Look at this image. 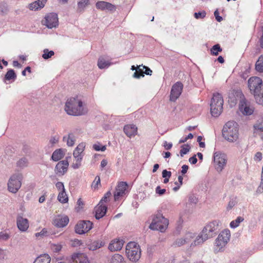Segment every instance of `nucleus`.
Returning <instances> with one entry per match:
<instances>
[{
    "mask_svg": "<svg viewBox=\"0 0 263 263\" xmlns=\"http://www.w3.org/2000/svg\"><path fill=\"white\" fill-rule=\"evenodd\" d=\"M250 92L254 96L256 102L263 106V82L257 77H252L248 81Z\"/></svg>",
    "mask_w": 263,
    "mask_h": 263,
    "instance_id": "f257e3e1",
    "label": "nucleus"
},
{
    "mask_svg": "<svg viewBox=\"0 0 263 263\" xmlns=\"http://www.w3.org/2000/svg\"><path fill=\"white\" fill-rule=\"evenodd\" d=\"M219 221H213L207 224L203 229L202 232L191 244V247L196 246L202 243L209 238L212 237L218 229Z\"/></svg>",
    "mask_w": 263,
    "mask_h": 263,
    "instance_id": "f03ea898",
    "label": "nucleus"
},
{
    "mask_svg": "<svg viewBox=\"0 0 263 263\" xmlns=\"http://www.w3.org/2000/svg\"><path fill=\"white\" fill-rule=\"evenodd\" d=\"M82 102L75 98H70L65 103V110L69 115L79 116L85 113Z\"/></svg>",
    "mask_w": 263,
    "mask_h": 263,
    "instance_id": "7ed1b4c3",
    "label": "nucleus"
},
{
    "mask_svg": "<svg viewBox=\"0 0 263 263\" xmlns=\"http://www.w3.org/2000/svg\"><path fill=\"white\" fill-rule=\"evenodd\" d=\"M222 135L225 139L231 142L236 141L238 138V124L234 121H229L223 126Z\"/></svg>",
    "mask_w": 263,
    "mask_h": 263,
    "instance_id": "20e7f679",
    "label": "nucleus"
},
{
    "mask_svg": "<svg viewBox=\"0 0 263 263\" xmlns=\"http://www.w3.org/2000/svg\"><path fill=\"white\" fill-rule=\"evenodd\" d=\"M223 99L221 94L214 93L210 104L211 114L215 117H218L223 109Z\"/></svg>",
    "mask_w": 263,
    "mask_h": 263,
    "instance_id": "39448f33",
    "label": "nucleus"
},
{
    "mask_svg": "<svg viewBox=\"0 0 263 263\" xmlns=\"http://www.w3.org/2000/svg\"><path fill=\"white\" fill-rule=\"evenodd\" d=\"M168 224V220L164 218L161 213H158L154 217L149 228L153 230H158L163 232Z\"/></svg>",
    "mask_w": 263,
    "mask_h": 263,
    "instance_id": "423d86ee",
    "label": "nucleus"
},
{
    "mask_svg": "<svg viewBox=\"0 0 263 263\" xmlns=\"http://www.w3.org/2000/svg\"><path fill=\"white\" fill-rule=\"evenodd\" d=\"M126 254L127 257L133 262H136L141 257L140 246L135 242H130L126 246Z\"/></svg>",
    "mask_w": 263,
    "mask_h": 263,
    "instance_id": "0eeeda50",
    "label": "nucleus"
},
{
    "mask_svg": "<svg viewBox=\"0 0 263 263\" xmlns=\"http://www.w3.org/2000/svg\"><path fill=\"white\" fill-rule=\"evenodd\" d=\"M236 96L239 97V110L243 114L246 116H249L253 114L254 111V107L250 104V103L246 100L244 96L241 92L236 93Z\"/></svg>",
    "mask_w": 263,
    "mask_h": 263,
    "instance_id": "6e6552de",
    "label": "nucleus"
},
{
    "mask_svg": "<svg viewBox=\"0 0 263 263\" xmlns=\"http://www.w3.org/2000/svg\"><path fill=\"white\" fill-rule=\"evenodd\" d=\"M23 175L17 173L13 175L9 179L8 182V189L12 193H16L22 185Z\"/></svg>",
    "mask_w": 263,
    "mask_h": 263,
    "instance_id": "1a4fd4ad",
    "label": "nucleus"
},
{
    "mask_svg": "<svg viewBox=\"0 0 263 263\" xmlns=\"http://www.w3.org/2000/svg\"><path fill=\"white\" fill-rule=\"evenodd\" d=\"M230 236V231L229 230L226 229L222 231L215 240L216 249L220 251L224 248L229 241Z\"/></svg>",
    "mask_w": 263,
    "mask_h": 263,
    "instance_id": "9d476101",
    "label": "nucleus"
},
{
    "mask_svg": "<svg viewBox=\"0 0 263 263\" xmlns=\"http://www.w3.org/2000/svg\"><path fill=\"white\" fill-rule=\"evenodd\" d=\"M227 162V156L219 152L214 154V164L218 172H221L226 166Z\"/></svg>",
    "mask_w": 263,
    "mask_h": 263,
    "instance_id": "9b49d317",
    "label": "nucleus"
},
{
    "mask_svg": "<svg viewBox=\"0 0 263 263\" xmlns=\"http://www.w3.org/2000/svg\"><path fill=\"white\" fill-rule=\"evenodd\" d=\"M42 24L49 29L56 27L58 25V15L54 13L48 14L43 20Z\"/></svg>",
    "mask_w": 263,
    "mask_h": 263,
    "instance_id": "f8f14e48",
    "label": "nucleus"
},
{
    "mask_svg": "<svg viewBox=\"0 0 263 263\" xmlns=\"http://www.w3.org/2000/svg\"><path fill=\"white\" fill-rule=\"evenodd\" d=\"M92 228V223L89 220L79 221L75 227V232L79 234L88 232Z\"/></svg>",
    "mask_w": 263,
    "mask_h": 263,
    "instance_id": "ddd939ff",
    "label": "nucleus"
},
{
    "mask_svg": "<svg viewBox=\"0 0 263 263\" xmlns=\"http://www.w3.org/2000/svg\"><path fill=\"white\" fill-rule=\"evenodd\" d=\"M183 86V84L180 82H177L172 86L170 101L175 102L179 97L182 92Z\"/></svg>",
    "mask_w": 263,
    "mask_h": 263,
    "instance_id": "4468645a",
    "label": "nucleus"
},
{
    "mask_svg": "<svg viewBox=\"0 0 263 263\" xmlns=\"http://www.w3.org/2000/svg\"><path fill=\"white\" fill-rule=\"evenodd\" d=\"M127 188V184L125 182H120L116 189L114 193V198L115 200H118L119 197L125 195Z\"/></svg>",
    "mask_w": 263,
    "mask_h": 263,
    "instance_id": "2eb2a0df",
    "label": "nucleus"
},
{
    "mask_svg": "<svg viewBox=\"0 0 263 263\" xmlns=\"http://www.w3.org/2000/svg\"><path fill=\"white\" fill-rule=\"evenodd\" d=\"M96 8L102 11L107 10L110 12H114L116 10V7L107 2L99 1L96 4Z\"/></svg>",
    "mask_w": 263,
    "mask_h": 263,
    "instance_id": "dca6fc26",
    "label": "nucleus"
},
{
    "mask_svg": "<svg viewBox=\"0 0 263 263\" xmlns=\"http://www.w3.org/2000/svg\"><path fill=\"white\" fill-rule=\"evenodd\" d=\"M68 165L69 163L67 160L59 161L55 168V173L60 176L63 175L67 172Z\"/></svg>",
    "mask_w": 263,
    "mask_h": 263,
    "instance_id": "f3484780",
    "label": "nucleus"
},
{
    "mask_svg": "<svg viewBox=\"0 0 263 263\" xmlns=\"http://www.w3.org/2000/svg\"><path fill=\"white\" fill-rule=\"evenodd\" d=\"M69 222L68 216L65 215H58L53 220V223L58 228H63L67 226Z\"/></svg>",
    "mask_w": 263,
    "mask_h": 263,
    "instance_id": "a211bd4d",
    "label": "nucleus"
},
{
    "mask_svg": "<svg viewBox=\"0 0 263 263\" xmlns=\"http://www.w3.org/2000/svg\"><path fill=\"white\" fill-rule=\"evenodd\" d=\"M18 229L22 232H26L29 228V221L27 218L18 216L16 219Z\"/></svg>",
    "mask_w": 263,
    "mask_h": 263,
    "instance_id": "6ab92c4d",
    "label": "nucleus"
},
{
    "mask_svg": "<svg viewBox=\"0 0 263 263\" xmlns=\"http://www.w3.org/2000/svg\"><path fill=\"white\" fill-rule=\"evenodd\" d=\"M123 243V240L115 239L110 242L108 249L111 252L119 251L122 248Z\"/></svg>",
    "mask_w": 263,
    "mask_h": 263,
    "instance_id": "aec40b11",
    "label": "nucleus"
},
{
    "mask_svg": "<svg viewBox=\"0 0 263 263\" xmlns=\"http://www.w3.org/2000/svg\"><path fill=\"white\" fill-rule=\"evenodd\" d=\"M124 132L129 138L135 136L137 133V127L133 124L126 125L124 127Z\"/></svg>",
    "mask_w": 263,
    "mask_h": 263,
    "instance_id": "412c9836",
    "label": "nucleus"
},
{
    "mask_svg": "<svg viewBox=\"0 0 263 263\" xmlns=\"http://www.w3.org/2000/svg\"><path fill=\"white\" fill-rule=\"evenodd\" d=\"M107 210V207L103 204H98L95 208V217L97 219H99L103 217Z\"/></svg>",
    "mask_w": 263,
    "mask_h": 263,
    "instance_id": "4be33fe9",
    "label": "nucleus"
},
{
    "mask_svg": "<svg viewBox=\"0 0 263 263\" xmlns=\"http://www.w3.org/2000/svg\"><path fill=\"white\" fill-rule=\"evenodd\" d=\"M71 259L74 263H89L87 257L84 254H73Z\"/></svg>",
    "mask_w": 263,
    "mask_h": 263,
    "instance_id": "5701e85b",
    "label": "nucleus"
},
{
    "mask_svg": "<svg viewBox=\"0 0 263 263\" xmlns=\"http://www.w3.org/2000/svg\"><path fill=\"white\" fill-rule=\"evenodd\" d=\"M47 0H38L29 4L28 7L30 10H38L43 8Z\"/></svg>",
    "mask_w": 263,
    "mask_h": 263,
    "instance_id": "b1692460",
    "label": "nucleus"
},
{
    "mask_svg": "<svg viewBox=\"0 0 263 263\" xmlns=\"http://www.w3.org/2000/svg\"><path fill=\"white\" fill-rule=\"evenodd\" d=\"M50 261L49 255L45 254L37 257L33 263H50Z\"/></svg>",
    "mask_w": 263,
    "mask_h": 263,
    "instance_id": "393cba45",
    "label": "nucleus"
},
{
    "mask_svg": "<svg viewBox=\"0 0 263 263\" xmlns=\"http://www.w3.org/2000/svg\"><path fill=\"white\" fill-rule=\"evenodd\" d=\"M109 263H126V262L122 255L115 254L111 257Z\"/></svg>",
    "mask_w": 263,
    "mask_h": 263,
    "instance_id": "a878e982",
    "label": "nucleus"
},
{
    "mask_svg": "<svg viewBox=\"0 0 263 263\" xmlns=\"http://www.w3.org/2000/svg\"><path fill=\"white\" fill-rule=\"evenodd\" d=\"M64 157V153L62 149L55 150L52 154L51 158L54 161L61 160Z\"/></svg>",
    "mask_w": 263,
    "mask_h": 263,
    "instance_id": "bb28decb",
    "label": "nucleus"
},
{
    "mask_svg": "<svg viewBox=\"0 0 263 263\" xmlns=\"http://www.w3.org/2000/svg\"><path fill=\"white\" fill-rule=\"evenodd\" d=\"M84 148L85 145L83 143L78 145L73 152V157H83L82 153L84 150Z\"/></svg>",
    "mask_w": 263,
    "mask_h": 263,
    "instance_id": "cd10ccee",
    "label": "nucleus"
},
{
    "mask_svg": "<svg viewBox=\"0 0 263 263\" xmlns=\"http://www.w3.org/2000/svg\"><path fill=\"white\" fill-rule=\"evenodd\" d=\"M110 63L106 60L104 57H100L98 61V66L100 69L106 68L109 66Z\"/></svg>",
    "mask_w": 263,
    "mask_h": 263,
    "instance_id": "c85d7f7f",
    "label": "nucleus"
},
{
    "mask_svg": "<svg viewBox=\"0 0 263 263\" xmlns=\"http://www.w3.org/2000/svg\"><path fill=\"white\" fill-rule=\"evenodd\" d=\"M63 140L67 142V144L68 146H72L74 145L75 139L72 134H69L67 137H64Z\"/></svg>",
    "mask_w": 263,
    "mask_h": 263,
    "instance_id": "c756f323",
    "label": "nucleus"
},
{
    "mask_svg": "<svg viewBox=\"0 0 263 263\" xmlns=\"http://www.w3.org/2000/svg\"><path fill=\"white\" fill-rule=\"evenodd\" d=\"M58 200L63 203H65L68 202V198L67 194H66L65 191H61L58 197Z\"/></svg>",
    "mask_w": 263,
    "mask_h": 263,
    "instance_id": "7c9ffc66",
    "label": "nucleus"
},
{
    "mask_svg": "<svg viewBox=\"0 0 263 263\" xmlns=\"http://www.w3.org/2000/svg\"><path fill=\"white\" fill-rule=\"evenodd\" d=\"M255 68L257 71L263 72V55L260 56L255 64Z\"/></svg>",
    "mask_w": 263,
    "mask_h": 263,
    "instance_id": "2f4dec72",
    "label": "nucleus"
},
{
    "mask_svg": "<svg viewBox=\"0 0 263 263\" xmlns=\"http://www.w3.org/2000/svg\"><path fill=\"white\" fill-rule=\"evenodd\" d=\"M104 245V243L102 242H100L99 241H96L92 242L90 245H89V248L91 250H96L100 248Z\"/></svg>",
    "mask_w": 263,
    "mask_h": 263,
    "instance_id": "473e14b6",
    "label": "nucleus"
},
{
    "mask_svg": "<svg viewBox=\"0 0 263 263\" xmlns=\"http://www.w3.org/2000/svg\"><path fill=\"white\" fill-rule=\"evenodd\" d=\"M9 12L8 5L5 3H0V14L2 15H6Z\"/></svg>",
    "mask_w": 263,
    "mask_h": 263,
    "instance_id": "72a5a7b5",
    "label": "nucleus"
},
{
    "mask_svg": "<svg viewBox=\"0 0 263 263\" xmlns=\"http://www.w3.org/2000/svg\"><path fill=\"white\" fill-rule=\"evenodd\" d=\"M54 54V52L52 50H49L48 49H44L43 50V53L42 58L45 60H48L51 58Z\"/></svg>",
    "mask_w": 263,
    "mask_h": 263,
    "instance_id": "f704fd0d",
    "label": "nucleus"
},
{
    "mask_svg": "<svg viewBox=\"0 0 263 263\" xmlns=\"http://www.w3.org/2000/svg\"><path fill=\"white\" fill-rule=\"evenodd\" d=\"M244 220V218L242 217H238L235 220H233L230 223V227L232 228H235L237 227L240 222H242Z\"/></svg>",
    "mask_w": 263,
    "mask_h": 263,
    "instance_id": "c9c22d12",
    "label": "nucleus"
},
{
    "mask_svg": "<svg viewBox=\"0 0 263 263\" xmlns=\"http://www.w3.org/2000/svg\"><path fill=\"white\" fill-rule=\"evenodd\" d=\"M82 158L83 157H74V162L71 165L74 169H77L80 167Z\"/></svg>",
    "mask_w": 263,
    "mask_h": 263,
    "instance_id": "e433bc0d",
    "label": "nucleus"
},
{
    "mask_svg": "<svg viewBox=\"0 0 263 263\" xmlns=\"http://www.w3.org/2000/svg\"><path fill=\"white\" fill-rule=\"evenodd\" d=\"M89 0H81L78 3V10L82 11L88 4Z\"/></svg>",
    "mask_w": 263,
    "mask_h": 263,
    "instance_id": "4c0bfd02",
    "label": "nucleus"
},
{
    "mask_svg": "<svg viewBox=\"0 0 263 263\" xmlns=\"http://www.w3.org/2000/svg\"><path fill=\"white\" fill-rule=\"evenodd\" d=\"M16 77V75L14 72V71L12 69L9 70L5 75V79L7 80H10L11 79H14Z\"/></svg>",
    "mask_w": 263,
    "mask_h": 263,
    "instance_id": "58836bf2",
    "label": "nucleus"
},
{
    "mask_svg": "<svg viewBox=\"0 0 263 263\" xmlns=\"http://www.w3.org/2000/svg\"><path fill=\"white\" fill-rule=\"evenodd\" d=\"M195 237L194 233L189 232L187 233L184 236L183 238L185 243H189L191 242L192 239Z\"/></svg>",
    "mask_w": 263,
    "mask_h": 263,
    "instance_id": "ea45409f",
    "label": "nucleus"
},
{
    "mask_svg": "<svg viewBox=\"0 0 263 263\" xmlns=\"http://www.w3.org/2000/svg\"><path fill=\"white\" fill-rule=\"evenodd\" d=\"M190 149V147L189 145L185 144L181 146V149L180 151V154L181 157H183V156L186 154Z\"/></svg>",
    "mask_w": 263,
    "mask_h": 263,
    "instance_id": "a19ab883",
    "label": "nucleus"
},
{
    "mask_svg": "<svg viewBox=\"0 0 263 263\" xmlns=\"http://www.w3.org/2000/svg\"><path fill=\"white\" fill-rule=\"evenodd\" d=\"M93 148L96 151L104 152L106 150V147L105 145H102L100 143L94 144L92 146Z\"/></svg>",
    "mask_w": 263,
    "mask_h": 263,
    "instance_id": "79ce46f5",
    "label": "nucleus"
},
{
    "mask_svg": "<svg viewBox=\"0 0 263 263\" xmlns=\"http://www.w3.org/2000/svg\"><path fill=\"white\" fill-rule=\"evenodd\" d=\"M222 49L220 48L219 44L215 45L213 46L211 49V52L213 55H217L218 54V52L221 51Z\"/></svg>",
    "mask_w": 263,
    "mask_h": 263,
    "instance_id": "37998d69",
    "label": "nucleus"
},
{
    "mask_svg": "<svg viewBox=\"0 0 263 263\" xmlns=\"http://www.w3.org/2000/svg\"><path fill=\"white\" fill-rule=\"evenodd\" d=\"M111 193L110 192H109V191L107 192L105 194L104 197L102 198V199L101 200V201H100V202L99 203L100 204L104 205V203L107 202L108 199L111 196Z\"/></svg>",
    "mask_w": 263,
    "mask_h": 263,
    "instance_id": "c03bdc74",
    "label": "nucleus"
},
{
    "mask_svg": "<svg viewBox=\"0 0 263 263\" xmlns=\"http://www.w3.org/2000/svg\"><path fill=\"white\" fill-rule=\"evenodd\" d=\"M254 128L256 130L263 132V122L258 121L254 125Z\"/></svg>",
    "mask_w": 263,
    "mask_h": 263,
    "instance_id": "a18cd8bd",
    "label": "nucleus"
},
{
    "mask_svg": "<svg viewBox=\"0 0 263 263\" xmlns=\"http://www.w3.org/2000/svg\"><path fill=\"white\" fill-rule=\"evenodd\" d=\"M27 161L26 158H22L20 159L19 161L17 162V166L21 167H24L26 166H27Z\"/></svg>",
    "mask_w": 263,
    "mask_h": 263,
    "instance_id": "49530a36",
    "label": "nucleus"
},
{
    "mask_svg": "<svg viewBox=\"0 0 263 263\" xmlns=\"http://www.w3.org/2000/svg\"><path fill=\"white\" fill-rule=\"evenodd\" d=\"M185 244L184 238H181L179 239H177L174 242V245L177 247H180L182 245Z\"/></svg>",
    "mask_w": 263,
    "mask_h": 263,
    "instance_id": "de8ad7c7",
    "label": "nucleus"
},
{
    "mask_svg": "<svg viewBox=\"0 0 263 263\" xmlns=\"http://www.w3.org/2000/svg\"><path fill=\"white\" fill-rule=\"evenodd\" d=\"M205 15L206 13L204 11L194 13V16L197 19L202 18L205 16Z\"/></svg>",
    "mask_w": 263,
    "mask_h": 263,
    "instance_id": "09e8293b",
    "label": "nucleus"
},
{
    "mask_svg": "<svg viewBox=\"0 0 263 263\" xmlns=\"http://www.w3.org/2000/svg\"><path fill=\"white\" fill-rule=\"evenodd\" d=\"M236 204V201L234 199H231L230 200V201L228 203V206H227V210H231Z\"/></svg>",
    "mask_w": 263,
    "mask_h": 263,
    "instance_id": "8fccbe9b",
    "label": "nucleus"
},
{
    "mask_svg": "<svg viewBox=\"0 0 263 263\" xmlns=\"http://www.w3.org/2000/svg\"><path fill=\"white\" fill-rule=\"evenodd\" d=\"M100 184V178L99 176H97L95 177V179L92 182V186L94 188L98 187V185Z\"/></svg>",
    "mask_w": 263,
    "mask_h": 263,
    "instance_id": "3c124183",
    "label": "nucleus"
},
{
    "mask_svg": "<svg viewBox=\"0 0 263 263\" xmlns=\"http://www.w3.org/2000/svg\"><path fill=\"white\" fill-rule=\"evenodd\" d=\"M262 155L260 152H257L254 157V160L255 161H260L262 159Z\"/></svg>",
    "mask_w": 263,
    "mask_h": 263,
    "instance_id": "603ef678",
    "label": "nucleus"
},
{
    "mask_svg": "<svg viewBox=\"0 0 263 263\" xmlns=\"http://www.w3.org/2000/svg\"><path fill=\"white\" fill-rule=\"evenodd\" d=\"M229 103H230L231 106H234L237 103V99L233 97H229V99L228 100Z\"/></svg>",
    "mask_w": 263,
    "mask_h": 263,
    "instance_id": "864d4df0",
    "label": "nucleus"
},
{
    "mask_svg": "<svg viewBox=\"0 0 263 263\" xmlns=\"http://www.w3.org/2000/svg\"><path fill=\"white\" fill-rule=\"evenodd\" d=\"M59 138L58 136L52 137L49 141L50 143L53 145L58 143Z\"/></svg>",
    "mask_w": 263,
    "mask_h": 263,
    "instance_id": "5fc2aeb1",
    "label": "nucleus"
},
{
    "mask_svg": "<svg viewBox=\"0 0 263 263\" xmlns=\"http://www.w3.org/2000/svg\"><path fill=\"white\" fill-rule=\"evenodd\" d=\"M55 186L57 188L61 191H65L64 184L61 182H58L56 183Z\"/></svg>",
    "mask_w": 263,
    "mask_h": 263,
    "instance_id": "6e6d98bb",
    "label": "nucleus"
},
{
    "mask_svg": "<svg viewBox=\"0 0 263 263\" xmlns=\"http://www.w3.org/2000/svg\"><path fill=\"white\" fill-rule=\"evenodd\" d=\"M141 69H139V71H136L133 74V77L135 78L139 79L140 77L144 76L143 73L140 72Z\"/></svg>",
    "mask_w": 263,
    "mask_h": 263,
    "instance_id": "4d7b16f0",
    "label": "nucleus"
},
{
    "mask_svg": "<svg viewBox=\"0 0 263 263\" xmlns=\"http://www.w3.org/2000/svg\"><path fill=\"white\" fill-rule=\"evenodd\" d=\"M166 192L165 189H161L159 186H158L156 189V193L159 195H163Z\"/></svg>",
    "mask_w": 263,
    "mask_h": 263,
    "instance_id": "13d9d810",
    "label": "nucleus"
},
{
    "mask_svg": "<svg viewBox=\"0 0 263 263\" xmlns=\"http://www.w3.org/2000/svg\"><path fill=\"white\" fill-rule=\"evenodd\" d=\"M171 172L170 171H167V170H165L162 171V177L163 178H170L171 176Z\"/></svg>",
    "mask_w": 263,
    "mask_h": 263,
    "instance_id": "bf43d9fd",
    "label": "nucleus"
},
{
    "mask_svg": "<svg viewBox=\"0 0 263 263\" xmlns=\"http://www.w3.org/2000/svg\"><path fill=\"white\" fill-rule=\"evenodd\" d=\"M256 192L258 193H262L263 192V179H261L260 183L256 190Z\"/></svg>",
    "mask_w": 263,
    "mask_h": 263,
    "instance_id": "052dcab7",
    "label": "nucleus"
},
{
    "mask_svg": "<svg viewBox=\"0 0 263 263\" xmlns=\"http://www.w3.org/2000/svg\"><path fill=\"white\" fill-rule=\"evenodd\" d=\"M61 249H62V246H61V245H54L52 247V250L55 252H59L61 250Z\"/></svg>",
    "mask_w": 263,
    "mask_h": 263,
    "instance_id": "680f3d73",
    "label": "nucleus"
},
{
    "mask_svg": "<svg viewBox=\"0 0 263 263\" xmlns=\"http://www.w3.org/2000/svg\"><path fill=\"white\" fill-rule=\"evenodd\" d=\"M143 67L144 69H145V71L143 73V74L145 73L147 75H150V76L152 75V70H151L150 68H149L148 67L145 66H143Z\"/></svg>",
    "mask_w": 263,
    "mask_h": 263,
    "instance_id": "e2e57ef3",
    "label": "nucleus"
},
{
    "mask_svg": "<svg viewBox=\"0 0 263 263\" xmlns=\"http://www.w3.org/2000/svg\"><path fill=\"white\" fill-rule=\"evenodd\" d=\"M214 15L215 16V18L216 19V20L219 22H220L222 20V18L221 16H220L219 15V12L218 11V10H216L215 12H214Z\"/></svg>",
    "mask_w": 263,
    "mask_h": 263,
    "instance_id": "0e129e2a",
    "label": "nucleus"
},
{
    "mask_svg": "<svg viewBox=\"0 0 263 263\" xmlns=\"http://www.w3.org/2000/svg\"><path fill=\"white\" fill-rule=\"evenodd\" d=\"M46 233H47V231L45 229H43L40 232L36 233L35 234V236H36V237H39V236L42 237V236L45 235V234Z\"/></svg>",
    "mask_w": 263,
    "mask_h": 263,
    "instance_id": "69168bd1",
    "label": "nucleus"
},
{
    "mask_svg": "<svg viewBox=\"0 0 263 263\" xmlns=\"http://www.w3.org/2000/svg\"><path fill=\"white\" fill-rule=\"evenodd\" d=\"M189 201L191 203L196 204L197 202L198 199L194 196H191L189 198Z\"/></svg>",
    "mask_w": 263,
    "mask_h": 263,
    "instance_id": "338daca9",
    "label": "nucleus"
},
{
    "mask_svg": "<svg viewBox=\"0 0 263 263\" xmlns=\"http://www.w3.org/2000/svg\"><path fill=\"white\" fill-rule=\"evenodd\" d=\"M172 143H167L166 141H165L163 145L165 149L167 150L170 149L172 148Z\"/></svg>",
    "mask_w": 263,
    "mask_h": 263,
    "instance_id": "774afa93",
    "label": "nucleus"
}]
</instances>
